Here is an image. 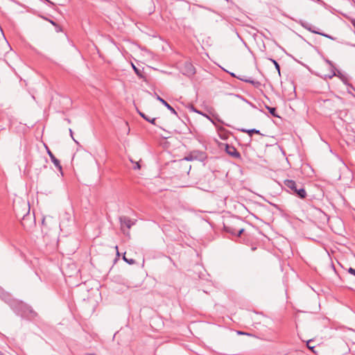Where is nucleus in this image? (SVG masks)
Masks as SVG:
<instances>
[{
  "mask_svg": "<svg viewBox=\"0 0 355 355\" xmlns=\"http://www.w3.org/2000/svg\"><path fill=\"white\" fill-rule=\"evenodd\" d=\"M47 153L49 155L52 162L54 164L55 166L58 169L60 173H61V175H63V171H62V167L60 164V162L59 159H58L55 155L53 154V153L49 149L47 146H46Z\"/></svg>",
  "mask_w": 355,
  "mask_h": 355,
  "instance_id": "1",
  "label": "nucleus"
},
{
  "mask_svg": "<svg viewBox=\"0 0 355 355\" xmlns=\"http://www.w3.org/2000/svg\"><path fill=\"white\" fill-rule=\"evenodd\" d=\"M220 146V148H225L226 153L232 157H239L240 156L239 153L237 152L236 148L232 146H229L228 144H221Z\"/></svg>",
  "mask_w": 355,
  "mask_h": 355,
  "instance_id": "2",
  "label": "nucleus"
},
{
  "mask_svg": "<svg viewBox=\"0 0 355 355\" xmlns=\"http://www.w3.org/2000/svg\"><path fill=\"white\" fill-rule=\"evenodd\" d=\"M132 222L130 219H128L126 218H121V229L124 233H125V228L129 230L132 227ZM126 234H128V232H126Z\"/></svg>",
  "mask_w": 355,
  "mask_h": 355,
  "instance_id": "3",
  "label": "nucleus"
},
{
  "mask_svg": "<svg viewBox=\"0 0 355 355\" xmlns=\"http://www.w3.org/2000/svg\"><path fill=\"white\" fill-rule=\"evenodd\" d=\"M312 343H313V341L311 340H308L307 343H306L307 347L310 350H311L314 354H315L317 355L320 354V349H319V347H318V349H315L316 346L313 345Z\"/></svg>",
  "mask_w": 355,
  "mask_h": 355,
  "instance_id": "4",
  "label": "nucleus"
},
{
  "mask_svg": "<svg viewBox=\"0 0 355 355\" xmlns=\"http://www.w3.org/2000/svg\"><path fill=\"white\" fill-rule=\"evenodd\" d=\"M284 184L287 187H288L293 191H295L297 188L296 183L293 180H285Z\"/></svg>",
  "mask_w": 355,
  "mask_h": 355,
  "instance_id": "5",
  "label": "nucleus"
},
{
  "mask_svg": "<svg viewBox=\"0 0 355 355\" xmlns=\"http://www.w3.org/2000/svg\"><path fill=\"white\" fill-rule=\"evenodd\" d=\"M157 100L159 101L162 104H164L168 109H169L172 112H173L174 114H176L175 110L166 101H164L163 98H162L161 97H159V96H157Z\"/></svg>",
  "mask_w": 355,
  "mask_h": 355,
  "instance_id": "6",
  "label": "nucleus"
},
{
  "mask_svg": "<svg viewBox=\"0 0 355 355\" xmlns=\"http://www.w3.org/2000/svg\"><path fill=\"white\" fill-rule=\"evenodd\" d=\"M294 192L295 193H297V196L302 198H304L306 195L305 190L302 187L300 189L297 188V189Z\"/></svg>",
  "mask_w": 355,
  "mask_h": 355,
  "instance_id": "7",
  "label": "nucleus"
},
{
  "mask_svg": "<svg viewBox=\"0 0 355 355\" xmlns=\"http://www.w3.org/2000/svg\"><path fill=\"white\" fill-rule=\"evenodd\" d=\"M131 66L132 67V69H134L135 72L136 73V74L139 76V77H142V73L140 71L139 69H138L136 66L132 63L131 62Z\"/></svg>",
  "mask_w": 355,
  "mask_h": 355,
  "instance_id": "8",
  "label": "nucleus"
},
{
  "mask_svg": "<svg viewBox=\"0 0 355 355\" xmlns=\"http://www.w3.org/2000/svg\"><path fill=\"white\" fill-rule=\"evenodd\" d=\"M125 254H126L125 253V254H123V260H124L125 262H127V263H129V264H134V263H135V259H134L133 258H130V260H128V259L126 257V255H125Z\"/></svg>",
  "mask_w": 355,
  "mask_h": 355,
  "instance_id": "9",
  "label": "nucleus"
},
{
  "mask_svg": "<svg viewBox=\"0 0 355 355\" xmlns=\"http://www.w3.org/2000/svg\"><path fill=\"white\" fill-rule=\"evenodd\" d=\"M267 109L269 110L270 113L273 116H277L275 114L276 109L275 107H267Z\"/></svg>",
  "mask_w": 355,
  "mask_h": 355,
  "instance_id": "10",
  "label": "nucleus"
},
{
  "mask_svg": "<svg viewBox=\"0 0 355 355\" xmlns=\"http://www.w3.org/2000/svg\"><path fill=\"white\" fill-rule=\"evenodd\" d=\"M219 135L223 139H226L227 138V134L222 130H220Z\"/></svg>",
  "mask_w": 355,
  "mask_h": 355,
  "instance_id": "11",
  "label": "nucleus"
},
{
  "mask_svg": "<svg viewBox=\"0 0 355 355\" xmlns=\"http://www.w3.org/2000/svg\"><path fill=\"white\" fill-rule=\"evenodd\" d=\"M248 133L249 134V135H252V133H256V134H260L259 131V130H254V129H252V130H248Z\"/></svg>",
  "mask_w": 355,
  "mask_h": 355,
  "instance_id": "12",
  "label": "nucleus"
},
{
  "mask_svg": "<svg viewBox=\"0 0 355 355\" xmlns=\"http://www.w3.org/2000/svg\"><path fill=\"white\" fill-rule=\"evenodd\" d=\"M139 115L143 117L146 121H150V118H148L147 116H146L144 113L139 112Z\"/></svg>",
  "mask_w": 355,
  "mask_h": 355,
  "instance_id": "13",
  "label": "nucleus"
},
{
  "mask_svg": "<svg viewBox=\"0 0 355 355\" xmlns=\"http://www.w3.org/2000/svg\"><path fill=\"white\" fill-rule=\"evenodd\" d=\"M348 272L350 274L355 275V269H354L352 268H349V270H348Z\"/></svg>",
  "mask_w": 355,
  "mask_h": 355,
  "instance_id": "14",
  "label": "nucleus"
},
{
  "mask_svg": "<svg viewBox=\"0 0 355 355\" xmlns=\"http://www.w3.org/2000/svg\"><path fill=\"white\" fill-rule=\"evenodd\" d=\"M26 220V218H24L22 221H21V225L22 226L25 228V229H28V227H27L26 225H25V220Z\"/></svg>",
  "mask_w": 355,
  "mask_h": 355,
  "instance_id": "15",
  "label": "nucleus"
},
{
  "mask_svg": "<svg viewBox=\"0 0 355 355\" xmlns=\"http://www.w3.org/2000/svg\"><path fill=\"white\" fill-rule=\"evenodd\" d=\"M141 168V166L140 164H139V162H136L135 163V166L134 167L135 169H140Z\"/></svg>",
  "mask_w": 355,
  "mask_h": 355,
  "instance_id": "16",
  "label": "nucleus"
},
{
  "mask_svg": "<svg viewBox=\"0 0 355 355\" xmlns=\"http://www.w3.org/2000/svg\"><path fill=\"white\" fill-rule=\"evenodd\" d=\"M273 62H274V64H275L276 68H277V69H278V71H279V64H277V62L276 61H275V60H273Z\"/></svg>",
  "mask_w": 355,
  "mask_h": 355,
  "instance_id": "17",
  "label": "nucleus"
},
{
  "mask_svg": "<svg viewBox=\"0 0 355 355\" xmlns=\"http://www.w3.org/2000/svg\"><path fill=\"white\" fill-rule=\"evenodd\" d=\"M148 121L150 123H151L152 124L155 125V118L152 119H150V121Z\"/></svg>",
  "mask_w": 355,
  "mask_h": 355,
  "instance_id": "18",
  "label": "nucleus"
},
{
  "mask_svg": "<svg viewBox=\"0 0 355 355\" xmlns=\"http://www.w3.org/2000/svg\"><path fill=\"white\" fill-rule=\"evenodd\" d=\"M115 250H116V256H117V257H119L120 254H119V252L118 246H117V245H116V246H115Z\"/></svg>",
  "mask_w": 355,
  "mask_h": 355,
  "instance_id": "19",
  "label": "nucleus"
},
{
  "mask_svg": "<svg viewBox=\"0 0 355 355\" xmlns=\"http://www.w3.org/2000/svg\"><path fill=\"white\" fill-rule=\"evenodd\" d=\"M244 231V229H241L239 231V233H238V236H241V234Z\"/></svg>",
  "mask_w": 355,
  "mask_h": 355,
  "instance_id": "20",
  "label": "nucleus"
},
{
  "mask_svg": "<svg viewBox=\"0 0 355 355\" xmlns=\"http://www.w3.org/2000/svg\"><path fill=\"white\" fill-rule=\"evenodd\" d=\"M250 83L253 84V85H255L256 83H254V81H249Z\"/></svg>",
  "mask_w": 355,
  "mask_h": 355,
  "instance_id": "21",
  "label": "nucleus"
}]
</instances>
